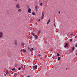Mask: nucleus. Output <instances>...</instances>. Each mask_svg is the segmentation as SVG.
I'll return each instance as SVG.
<instances>
[{
    "instance_id": "nucleus-3",
    "label": "nucleus",
    "mask_w": 77,
    "mask_h": 77,
    "mask_svg": "<svg viewBox=\"0 0 77 77\" xmlns=\"http://www.w3.org/2000/svg\"><path fill=\"white\" fill-rule=\"evenodd\" d=\"M16 6L17 9H20V5L18 4H17Z\"/></svg>"
},
{
    "instance_id": "nucleus-5",
    "label": "nucleus",
    "mask_w": 77,
    "mask_h": 77,
    "mask_svg": "<svg viewBox=\"0 0 77 77\" xmlns=\"http://www.w3.org/2000/svg\"><path fill=\"white\" fill-rule=\"evenodd\" d=\"M44 13L42 12V16L41 17V19H43V18L44 17Z\"/></svg>"
},
{
    "instance_id": "nucleus-14",
    "label": "nucleus",
    "mask_w": 77,
    "mask_h": 77,
    "mask_svg": "<svg viewBox=\"0 0 77 77\" xmlns=\"http://www.w3.org/2000/svg\"><path fill=\"white\" fill-rule=\"evenodd\" d=\"M41 30H39L38 31V34H40V33H41Z\"/></svg>"
},
{
    "instance_id": "nucleus-31",
    "label": "nucleus",
    "mask_w": 77,
    "mask_h": 77,
    "mask_svg": "<svg viewBox=\"0 0 77 77\" xmlns=\"http://www.w3.org/2000/svg\"><path fill=\"white\" fill-rule=\"evenodd\" d=\"M28 49L30 50V48H28Z\"/></svg>"
},
{
    "instance_id": "nucleus-12",
    "label": "nucleus",
    "mask_w": 77,
    "mask_h": 77,
    "mask_svg": "<svg viewBox=\"0 0 77 77\" xmlns=\"http://www.w3.org/2000/svg\"><path fill=\"white\" fill-rule=\"evenodd\" d=\"M14 43H15V45H17V41H14Z\"/></svg>"
},
{
    "instance_id": "nucleus-10",
    "label": "nucleus",
    "mask_w": 77,
    "mask_h": 77,
    "mask_svg": "<svg viewBox=\"0 0 77 77\" xmlns=\"http://www.w3.org/2000/svg\"><path fill=\"white\" fill-rule=\"evenodd\" d=\"M31 34L33 36H35V34L34 33L32 32H31Z\"/></svg>"
},
{
    "instance_id": "nucleus-39",
    "label": "nucleus",
    "mask_w": 77,
    "mask_h": 77,
    "mask_svg": "<svg viewBox=\"0 0 77 77\" xmlns=\"http://www.w3.org/2000/svg\"><path fill=\"white\" fill-rule=\"evenodd\" d=\"M52 49L51 50V51H52Z\"/></svg>"
},
{
    "instance_id": "nucleus-33",
    "label": "nucleus",
    "mask_w": 77,
    "mask_h": 77,
    "mask_svg": "<svg viewBox=\"0 0 77 77\" xmlns=\"http://www.w3.org/2000/svg\"><path fill=\"white\" fill-rule=\"evenodd\" d=\"M60 11H59V14H60Z\"/></svg>"
},
{
    "instance_id": "nucleus-22",
    "label": "nucleus",
    "mask_w": 77,
    "mask_h": 77,
    "mask_svg": "<svg viewBox=\"0 0 77 77\" xmlns=\"http://www.w3.org/2000/svg\"><path fill=\"white\" fill-rule=\"evenodd\" d=\"M21 46H23L24 45V43H22L21 44Z\"/></svg>"
},
{
    "instance_id": "nucleus-38",
    "label": "nucleus",
    "mask_w": 77,
    "mask_h": 77,
    "mask_svg": "<svg viewBox=\"0 0 77 77\" xmlns=\"http://www.w3.org/2000/svg\"><path fill=\"white\" fill-rule=\"evenodd\" d=\"M76 37H76V36L75 37V38Z\"/></svg>"
},
{
    "instance_id": "nucleus-17",
    "label": "nucleus",
    "mask_w": 77,
    "mask_h": 77,
    "mask_svg": "<svg viewBox=\"0 0 77 77\" xmlns=\"http://www.w3.org/2000/svg\"><path fill=\"white\" fill-rule=\"evenodd\" d=\"M38 56L39 57H41V55H40V54H38Z\"/></svg>"
},
{
    "instance_id": "nucleus-32",
    "label": "nucleus",
    "mask_w": 77,
    "mask_h": 77,
    "mask_svg": "<svg viewBox=\"0 0 77 77\" xmlns=\"http://www.w3.org/2000/svg\"><path fill=\"white\" fill-rule=\"evenodd\" d=\"M31 49L32 50H33V48H32Z\"/></svg>"
},
{
    "instance_id": "nucleus-16",
    "label": "nucleus",
    "mask_w": 77,
    "mask_h": 77,
    "mask_svg": "<svg viewBox=\"0 0 77 77\" xmlns=\"http://www.w3.org/2000/svg\"><path fill=\"white\" fill-rule=\"evenodd\" d=\"M32 15H35V12H33L32 13Z\"/></svg>"
},
{
    "instance_id": "nucleus-7",
    "label": "nucleus",
    "mask_w": 77,
    "mask_h": 77,
    "mask_svg": "<svg viewBox=\"0 0 77 77\" xmlns=\"http://www.w3.org/2000/svg\"><path fill=\"white\" fill-rule=\"evenodd\" d=\"M17 76V73H14V77H16Z\"/></svg>"
},
{
    "instance_id": "nucleus-37",
    "label": "nucleus",
    "mask_w": 77,
    "mask_h": 77,
    "mask_svg": "<svg viewBox=\"0 0 77 77\" xmlns=\"http://www.w3.org/2000/svg\"><path fill=\"white\" fill-rule=\"evenodd\" d=\"M30 51H32V49H30Z\"/></svg>"
},
{
    "instance_id": "nucleus-18",
    "label": "nucleus",
    "mask_w": 77,
    "mask_h": 77,
    "mask_svg": "<svg viewBox=\"0 0 77 77\" xmlns=\"http://www.w3.org/2000/svg\"><path fill=\"white\" fill-rule=\"evenodd\" d=\"M23 51L24 52H26V50H25V49H23Z\"/></svg>"
},
{
    "instance_id": "nucleus-6",
    "label": "nucleus",
    "mask_w": 77,
    "mask_h": 77,
    "mask_svg": "<svg viewBox=\"0 0 77 77\" xmlns=\"http://www.w3.org/2000/svg\"><path fill=\"white\" fill-rule=\"evenodd\" d=\"M38 36L37 35H35V40H36L38 39Z\"/></svg>"
},
{
    "instance_id": "nucleus-4",
    "label": "nucleus",
    "mask_w": 77,
    "mask_h": 77,
    "mask_svg": "<svg viewBox=\"0 0 77 77\" xmlns=\"http://www.w3.org/2000/svg\"><path fill=\"white\" fill-rule=\"evenodd\" d=\"M28 12L29 13H32V11H31V9H30V8L28 9Z\"/></svg>"
},
{
    "instance_id": "nucleus-2",
    "label": "nucleus",
    "mask_w": 77,
    "mask_h": 77,
    "mask_svg": "<svg viewBox=\"0 0 77 77\" xmlns=\"http://www.w3.org/2000/svg\"><path fill=\"white\" fill-rule=\"evenodd\" d=\"M37 68H38V67L36 65L33 66V69L34 70L37 69Z\"/></svg>"
},
{
    "instance_id": "nucleus-1",
    "label": "nucleus",
    "mask_w": 77,
    "mask_h": 77,
    "mask_svg": "<svg viewBox=\"0 0 77 77\" xmlns=\"http://www.w3.org/2000/svg\"><path fill=\"white\" fill-rule=\"evenodd\" d=\"M3 32H0V38H2L3 37Z\"/></svg>"
},
{
    "instance_id": "nucleus-35",
    "label": "nucleus",
    "mask_w": 77,
    "mask_h": 77,
    "mask_svg": "<svg viewBox=\"0 0 77 77\" xmlns=\"http://www.w3.org/2000/svg\"><path fill=\"white\" fill-rule=\"evenodd\" d=\"M39 21H40V19H39V20H38V22H39Z\"/></svg>"
},
{
    "instance_id": "nucleus-30",
    "label": "nucleus",
    "mask_w": 77,
    "mask_h": 77,
    "mask_svg": "<svg viewBox=\"0 0 77 77\" xmlns=\"http://www.w3.org/2000/svg\"><path fill=\"white\" fill-rule=\"evenodd\" d=\"M4 75L6 76L7 75V74H6V73H5V74H4Z\"/></svg>"
},
{
    "instance_id": "nucleus-24",
    "label": "nucleus",
    "mask_w": 77,
    "mask_h": 77,
    "mask_svg": "<svg viewBox=\"0 0 77 77\" xmlns=\"http://www.w3.org/2000/svg\"><path fill=\"white\" fill-rule=\"evenodd\" d=\"M74 49H75V48H74V47H73L72 48V51L74 50Z\"/></svg>"
},
{
    "instance_id": "nucleus-11",
    "label": "nucleus",
    "mask_w": 77,
    "mask_h": 77,
    "mask_svg": "<svg viewBox=\"0 0 77 77\" xmlns=\"http://www.w3.org/2000/svg\"><path fill=\"white\" fill-rule=\"evenodd\" d=\"M18 11L19 12H21V9H18Z\"/></svg>"
},
{
    "instance_id": "nucleus-26",
    "label": "nucleus",
    "mask_w": 77,
    "mask_h": 77,
    "mask_svg": "<svg viewBox=\"0 0 77 77\" xmlns=\"http://www.w3.org/2000/svg\"><path fill=\"white\" fill-rule=\"evenodd\" d=\"M72 41V39H70V42H71Z\"/></svg>"
},
{
    "instance_id": "nucleus-8",
    "label": "nucleus",
    "mask_w": 77,
    "mask_h": 77,
    "mask_svg": "<svg viewBox=\"0 0 77 77\" xmlns=\"http://www.w3.org/2000/svg\"><path fill=\"white\" fill-rule=\"evenodd\" d=\"M5 73H6L7 75H8L9 74V71L8 70H6L5 71Z\"/></svg>"
},
{
    "instance_id": "nucleus-34",
    "label": "nucleus",
    "mask_w": 77,
    "mask_h": 77,
    "mask_svg": "<svg viewBox=\"0 0 77 77\" xmlns=\"http://www.w3.org/2000/svg\"><path fill=\"white\" fill-rule=\"evenodd\" d=\"M15 2H17V0H15Z\"/></svg>"
},
{
    "instance_id": "nucleus-15",
    "label": "nucleus",
    "mask_w": 77,
    "mask_h": 77,
    "mask_svg": "<svg viewBox=\"0 0 77 77\" xmlns=\"http://www.w3.org/2000/svg\"><path fill=\"white\" fill-rule=\"evenodd\" d=\"M68 45V44L67 43H66V45H65V46H64V47L65 48H66L67 47V46Z\"/></svg>"
},
{
    "instance_id": "nucleus-29",
    "label": "nucleus",
    "mask_w": 77,
    "mask_h": 77,
    "mask_svg": "<svg viewBox=\"0 0 77 77\" xmlns=\"http://www.w3.org/2000/svg\"><path fill=\"white\" fill-rule=\"evenodd\" d=\"M54 26H55V27H56V25H55L54 23Z\"/></svg>"
},
{
    "instance_id": "nucleus-25",
    "label": "nucleus",
    "mask_w": 77,
    "mask_h": 77,
    "mask_svg": "<svg viewBox=\"0 0 77 77\" xmlns=\"http://www.w3.org/2000/svg\"><path fill=\"white\" fill-rule=\"evenodd\" d=\"M40 6H42V3H41L40 4Z\"/></svg>"
},
{
    "instance_id": "nucleus-41",
    "label": "nucleus",
    "mask_w": 77,
    "mask_h": 77,
    "mask_svg": "<svg viewBox=\"0 0 77 77\" xmlns=\"http://www.w3.org/2000/svg\"><path fill=\"white\" fill-rule=\"evenodd\" d=\"M76 54L77 55V53H76Z\"/></svg>"
},
{
    "instance_id": "nucleus-36",
    "label": "nucleus",
    "mask_w": 77,
    "mask_h": 77,
    "mask_svg": "<svg viewBox=\"0 0 77 77\" xmlns=\"http://www.w3.org/2000/svg\"><path fill=\"white\" fill-rule=\"evenodd\" d=\"M66 70H67V69H66Z\"/></svg>"
},
{
    "instance_id": "nucleus-9",
    "label": "nucleus",
    "mask_w": 77,
    "mask_h": 77,
    "mask_svg": "<svg viewBox=\"0 0 77 77\" xmlns=\"http://www.w3.org/2000/svg\"><path fill=\"white\" fill-rule=\"evenodd\" d=\"M70 36H73L74 35V34L73 32H72L70 34Z\"/></svg>"
},
{
    "instance_id": "nucleus-28",
    "label": "nucleus",
    "mask_w": 77,
    "mask_h": 77,
    "mask_svg": "<svg viewBox=\"0 0 77 77\" xmlns=\"http://www.w3.org/2000/svg\"><path fill=\"white\" fill-rule=\"evenodd\" d=\"M75 47H77V44H76L75 45Z\"/></svg>"
},
{
    "instance_id": "nucleus-23",
    "label": "nucleus",
    "mask_w": 77,
    "mask_h": 77,
    "mask_svg": "<svg viewBox=\"0 0 77 77\" xmlns=\"http://www.w3.org/2000/svg\"><path fill=\"white\" fill-rule=\"evenodd\" d=\"M35 9L36 10V11H37L38 9V8H37V6H35Z\"/></svg>"
},
{
    "instance_id": "nucleus-19",
    "label": "nucleus",
    "mask_w": 77,
    "mask_h": 77,
    "mask_svg": "<svg viewBox=\"0 0 77 77\" xmlns=\"http://www.w3.org/2000/svg\"><path fill=\"white\" fill-rule=\"evenodd\" d=\"M57 56H58V57L59 56H60L59 54H58V53H57Z\"/></svg>"
},
{
    "instance_id": "nucleus-40",
    "label": "nucleus",
    "mask_w": 77,
    "mask_h": 77,
    "mask_svg": "<svg viewBox=\"0 0 77 77\" xmlns=\"http://www.w3.org/2000/svg\"><path fill=\"white\" fill-rule=\"evenodd\" d=\"M27 77H30V76H27Z\"/></svg>"
},
{
    "instance_id": "nucleus-42",
    "label": "nucleus",
    "mask_w": 77,
    "mask_h": 77,
    "mask_svg": "<svg viewBox=\"0 0 77 77\" xmlns=\"http://www.w3.org/2000/svg\"><path fill=\"white\" fill-rule=\"evenodd\" d=\"M55 20H54V21H55Z\"/></svg>"
},
{
    "instance_id": "nucleus-13",
    "label": "nucleus",
    "mask_w": 77,
    "mask_h": 77,
    "mask_svg": "<svg viewBox=\"0 0 77 77\" xmlns=\"http://www.w3.org/2000/svg\"><path fill=\"white\" fill-rule=\"evenodd\" d=\"M49 22H50V19H49L48 20V22H47V25L48 24H49Z\"/></svg>"
},
{
    "instance_id": "nucleus-43",
    "label": "nucleus",
    "mask_w": 77,
    "mask_h": 77,
    "mask_svg": "<svg viewBox=\"0 0 77 77\" xmlns=\"http://www.w3.org/2000/svg\"><path fill=\"white\" fill-rule=\"evenodd\" d=\"M76 37H77V35L76 36Z\"/></svg>"
},
{
    "instance_id": "nucleus-27",
    "label": "nucleus",
    "mask_w": 77,
    "mask_h": 77,
    "mask_svg": "<svg viewBox=\"0 0 77 77\" xmlns=\"http://www.w3.org/2000/svg\"><path fill=\"white\" fill-rule=\"evenodd\" d=\"M18 69L19 70H21V68H20V67H19V68H18Z\"/></svg>"
},
{
    "instance_id": "nucleus-21",
    "label": "nucleus",
    "mask_w": 77,
    "mask_h": 77,
    "mask_svg": "<svg viewBox=\"0 0 77 77\" xmlns=\"http://www.w3.org/2000/svg\"><path fill=\"white\" fill-rule=\"evenodd\" d=\"M11 70L12 71H15V68H13V69H11Z\"/></svg>"
},
{
    "instance_id": "nucleus-20",
    "label": "nucleus",
    "mask_w": 77,
    "mask_h": 77,
    "mask_svg": "<svg viewBox=\"0 0 77 77\" xmlns=\"http://www.w3.org/2000/svg\"><path fill=\"white\" fill-rule=\"evenodd\" d=\"M60 58H61L60 57H58V58H57V59H58V60H60Z\"/></svg>"
}]
</instances>
